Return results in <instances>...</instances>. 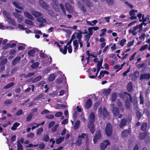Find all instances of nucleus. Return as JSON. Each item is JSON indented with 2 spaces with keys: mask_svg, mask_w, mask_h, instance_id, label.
<instances>
[{
  "mask_svg": "<svg viewBox=\"0 0 150 150\" xmlns=\"http://www.w3.org/2000/svg\"><path fill=\"white\" fill-rule=\"evenodd\" d=\"M137 12V10L132 9L129 12V15L130 16V19L131 20L136 19L137 18V16H135V13Z\"/></svg>",
  "mask_w": 150,
  "mask_h": 150,
  "instance_id": "obj_5",
  "label": "nucleus"
},
{
  "mask_svg": "<svg viewBox=\"0 0 150 150\" xmlns=\"http://www.w3.org/2000/svg\"><path fill=\"white\" fill-rule=\"evenodd\" d=\"M147 128V124L146 122H144L141 125V130L142 131H145L146 130Z\"/></svg>",
  "mask_w": 150,
  "mask_h": 150,
  "instance_id": "obj_16",
  "label": "nucleus"
},
{
  "mask_svg": "<svg viewBox=\"0 0 150 150\" xmlns=\"http://www.w3.org/2000/svg\"><path fill=\"white\" fill-rule=\"evenodd\" d=\"M92 104V100L90 99H88L84 105L85 108L88 110L91 106Z\"/></svg>",
  "mask_w": 150,
  "mask_h": 150,
  "instance_id": "obj_6",
  "label": "nucleus"
},
{
  "mask_svg": "<svg viewBox=\"0 0 150 150\" xmlns=\"http://www.w3.org/2000/svg\"><path fill=\"white\" fill-rule=\"evenodd\" d=\"M54 44H56L57 46L58 47H59V50H60V52L61 53H63L62 51H63L64 50L63 49V48L62 47V45H60V44H59V43L57 42V41H55L54 42Z\"/></svg>",
  "mask_w": 150,
  "mask_h": 150,
  "instance_id": "obj_37",
  "label": "nucleus"
},
{
  "mask_svg": "<svg viewBox=\"0 0 150 150\" xmlns=\"http://www.w3.org/2000/svg\"><path fill=\"white\" fill-rule=\"evenodd\" d=\"M42 78L41 76H39L34 79L32 81V82L33 83H36L42 79Z\"/></svg>",
  "mask_w": 150,
  "mask_h": 150,
  "instance_id": "obj_31",
  "label": "nucleus"
},
{
  "mask_svg": "<svg viewBox=\"0 0 150 150\" xmlns=\"http://www.w3.org/2000/svg\"><path fill=\"white\" fill-rule=\"evenodd\" d=\"M139 99L140 100V104H142L144 105V97L142 96V94L141 93L139 96Z\"/></svg>",
  "mask_w": 150,
  "mask_h": 150,
  "instance_id": "obj_47",
  "label": "nucleus"
},
{
  "mask_svg": "<svg viewBox=\"0 0 150 150\" xmlns=\"http://www.w3.org/2000/svg\"><path fill=\"white\" fill-rule=\"evenodd\" d=\"M39 3L40 6L44 9L46 10H48L49 7L48 5L43 1L40 0L39 1Z\"/></svg>",
  "mask_w": 150,
  "mask_h": 150,
  "instance_id": "obj_4",
  "label": "nucleus"
},
{
  "mask_svg": "<svg viewBox=\"0 0 150 150\" xmlns=\"http://www.w3.org/2000/svg\"><path fill=\"white\" fill-rule=\"evenodd\" d=\"M100 104V103L99 101L96 102L93 105V109L96 110Z\"/></svg>",
  "mask_w": 150,
  "mask_h": 150,
  "instance_id": "obj_42",
  "label": "nucleus"
},
{
  "mask_svg": "<svg viewBox=\"0 0 150 150\" xmlns=\"http://www.w3.org/2000/svg\"><path fill=\"white\" fill-rule=\"evenodd\" d=\"M51 68L49 67L46 68L44 69L43 72L45 74H47L50 72V71L51 70Z\"/></svg>",
  "mask_w": 150,
  "mask_h": 150,
  "instance_id": "obj_63",
  "label": "nucleus"
},
{
  "mask_svg": "<svg viewBox=\"0 0 150 150\" xmlns=\"http://www.w3.org/2000/svg\"><path fill=\"white\" fill-rule=\"evenodd\" d=\"M127 99L126 101L125 102V105L126 108L127 109H129L131 106V104L128 101V98L127 96H126Z\"/></svg>",
  "mask_w": 150,
  "mask_h": 150,
  "instance_id": "obj_27",
  "label": "nucleus"
},
{
  "mask_svg": "<svg viewBox=\"0 0 150 150\" xmlns=\"http://www.w3.org/2000/svg\"><path fill=\"white\" fill-rule=\"evenodd\" d=\"M86 136L88 138V136L86 133H83L81 134V135H79L78 137V138L82 139H84L85 138L84 136Z\"/></svg>",
  "mask_w": 150,
  "mask_h": 150,
  "instance_id": "obj_53",
  "label": "nucleus"
},
{
  "mask_svg": "<svg viewBox=\"0 0 150 150\" xmlns=\"http://www.w3.org/2000/svg\"><path fill=\"white\" fill-rule=\"evenodd\" d=\"M95 122H88V128L92 127L95 126L94 123Z\"/></svg>",
  "mask_w": 150,
  "mask_h": 150,
  "instance_id": "obj_55",
  "label": "nucleus"
},
{
  "mask_svg": "<svg viewBox=\"0 0 150 150\" xmlns=\"http://www.w3.org/2000/svg\"><path fill=\"white\" fill-rule=\"evenodd\" d=\"M80 124V121L79 120H78L76 122L74 126V128L75 130H76L78 128Z\"/></svg>",
  "mask_w": 150,
  "mask_h": 150,
  "instance_id": "obj_33",
  "label": "nucleus"
},
{
  "mask_svg": "<svg viewBox=\"0 0 150 150\" xmlns=\"http://www.w3.org/2000/svg\"><path fill=\"white\" fill-rule=\"evenodd\" d=\"M16 44L15 43H12L11 44L8 43L7 44V45L10 48L14 47L16 46Z\"/></svg>",
  "mask_w": 150,
  "mask_h": 150,
  "instance_id": "obj_60",
  "label": "nucleus"
},
{
  "mask_svg": "<svg viewBox=\"0 0 150 150\" xmlns=\"http://www.w3.org/2000/svg\"><path fill=\"white\" fill-rule=\"evenodd\" d=\"M112 112L114 116H118L120 113L119 109L116 107H114L112 109Z\"/></svg>",
  "mask_w": 150,
  "mask_h": 150,
  "instance_id": "obj_9",
  "label": "nucleus"
},
{
  "mask_svg": "<svg viewBox=\"0 0 150 150\" xmlns=\"http://www.w3.org/2000/svg\"><path fill=\"white\" fill-rule=\"evenodd\" d=\"M43 129L42 128H39L36 134L38 135H40L42 133L43 131Z\"/></svg>",
  "mask_w": 150,
  "mask_h": 150,
  "instance_id": "obj_44",
  "label": "nucleus"
},
{
  "mask_svg": "<svg viewBox=\"0 0 150 150\" xmlns=\"http://www.w3.org/2000/svg\"><path fill=\"white\" fill-rule=\"evenodd\" d=\"M110 142L108 140L106 139L103 140V142L100 144V149L101 150H105L108 146L110 145Z\"/></svg>",
  "mask_w": 150,
  "mask_h": 150,
  "instance_id": "obj_2",
  "label": "nucleus"
},
{
  "mask_svg": "<svg viewBox=\"0 0 150 150\" xmlns=\"http://www.w3.org/2000/svg\"><path fill=\"white\" fill-rule=\"evenodd\" d=\"M101 137V134L100 130H98L96 132V133L93 137V141L94 143H96L98 140L100 139Z\"/></svg>",
  "mask_w": 150,
  "mask_h": 150,
  "instance_id": "obj_3",
  "label": "nucleus"
},
{
  "mask_svg": "<svg viewBox=\"0 0 150 150\" xmlns=\"http://www.w3.org/2000/svg\"><path fill=\"white\" fill-rule=\"evenodd\" d=\"M126 40L125 39H123L121 40L119 42V44L122 47L124 45V43L126 42Z\"/></svg>",
  "mask_w": 150,
  "mask_h": 150,
  "instance_id": "obj_46",
  "label": "nucleus"
},
{
  "mask_svg": "<svg viewBox=\"0 0 150 150\" xmlns=\"http://www.w3.org/2000/svg\"><path fill=\"white\" fill-rule=\"evenodd\" d=\"M32 115L30 114L28 115L26 117V121L29 122L31 120L32 117Z\"/></svg>",
  "mask_w": 150,
  "mask_h": 150,
  "instance_id": "obj_61",
  "label": "nucleus"
},
{
  "mask_svg": "<svg viewBox=\"0 0 150 150\" xmlns=\"http://www.w3.org/2000/svg\"><path fill=\"white\" fill-rule=\"evenodd\" d=\"M78 5L79 8L83 12L85 13L86 12L87 10L82 3L80 1H79L78 2Z\"/></svg>",
  "mask_w": 150,
  "mask_h": 150,
  "instance_id": "obj_12",
  "label": "nucleus"
},
{
  "mask_svg": "<svg viewBox=\"0 0 150 150\" xmlns=\"http://www.w3.org/2000/svg\"><path fill=\"white\" fill-rule=\"evenodd\" d=\"M127 124V120L125 118H123L121 120L119 126L120 128H121L125 126Z\"/></svg>",
  "mask_w": 150,
  "mask_h": 150,
  "instance_id": "obj_11",
  "label": "nucleus"
},
{
  "mask_svg": "<svg viewBox=\"0 0 150 150\" xmlns=\"http://www.w3.org/2000/svg\"><path fill=\"white\" fill-rule=\"evenodd\" d=\"M136 114L138 120H139L142 117L141 113L139 111H137L136 112Z\"/></svg>",
  "mask_w": 150,
  "mask_h": 150,
  "instance_id": "obj_40",
  "label": "nucleus"
},
{
  "mask_svg": "<svg viewBox=\"0 0 150 150\" xmlns=\"http://www.w3.org/2000/svg\"><path fill=\"white\" fill-rule=\"evenodd\" d=\"M77 30L79 32V33H75V34H77L76 38L78 39L79 41L81 40V38L82 37V33L81 32V30Z\"/></svg>",
  "mask_w": 150,
  "mask_h": 150,
  "instance_id": "obj_21",
  "label": "nucleus"
},
{
  "mask_svg": "<svg viewBox=\"0 0 150 150\" xmlns=\"http://www.w3.org/2000/svg\"><path fill=\"white\" fill-rule=\"evenodd\" d=\"M139 72L137 70L135 71L132 76V78L133 80H136L137 77L139 76Z\"/></svg>",
  "mask_w": 150,
  "mask_h": 150,
  "instance_id": "obj_19",
  "label": "nucleus"
},
{
  "mask_svg": "<svg viewBox=\"0 0 150 150\" xmlns=\"http://www.w3.org/2000/svg\"><path fill=\"white\" fill-rule=\"evenodd\" d=\"M7 18L8 20H9L10 23H11L12 25H14L15 24V22L10 17H7Z\"/></svg>",
  "mask_w": 150,
  "mask_h": 150,
  "instance_id": "obj_62",
  "label": "nucleus"
},
{
  "mask_svg": "<svg viewBox=\"0 0 150 150\" xmlns=\"http://www.w3.org/2000/svg\"><path fill=\"white\" fill-rule=\"evenodd\" d=\"M127 95V94L125 93L124 92L123 93H119V96L122 99L124 100L125 99V95Z\"/></svg>",
  "mask_w": 150,
  "mask_h": 150,
  "instance_id": "obj_49",
  "label": "nucleus"
},
{
  "mask_svg": "<svg viewBox=\"0 0 150 150\" xmlns=\"http://www.w3.org/2000/svg\"><path fill=\"white\" fill-rule=\"evenodd\" d=\"M32 14L35 17H39L42 15L41 13L35 11H32L31 12Z\"/></svg>",
  "mask_w": 150,
  "mask_h": 150,
  "instance_id": "obj_23",
  "label": "nucleus"
},
{
  "mask_svg": "<svg viewBox=\"0 0 150 150\" xmlns=\"http://www.w3.org/2000/svg\"><path fill=\"white\" fill-rule=\"evenodd\" d=\"M36 49L35 48H33L32 49L29 50L28 52V55L30 57H34V54L35 52Z\"/></svg>",
  "mask_w": 150,
  "mask_h": 150,
  "instance_id": "obj_18",
  "label": "nucleus"
},
{
  "mask_svg": "<svg viewBox=\"0 0 150 150\" xmlns=\"http://www.w3.org/2000/svg\"><path fill=\"white\" fill-rule=\"evenodd\" d=\"M103 61V59H101L100 61H98V62L97 63V67H99V68H100V67L102 66V64Z\"/></svg>",
  "mask_w": 150,
  "mask_h": 150,
  "instance_id": "obj_56",
  "label": "nucleus"
},
{
  "mask_svg": "<svg viewBox=\"0 0 150 150\" xmlns=\"http://www.w3.org/2000/svg\"><path fill=\"white\" fill-rule=\"evenodd\" d=\"M21 58L20 57H16L12 61V63L13 65H15L20 60Z\"/></svg>",
  "mask_w": 150,
  "mask_h": 150,
  "instance_id": "obj_29",
  "label": "nucleus"
},
{
  "mask_svg": "<svg viewBox=\"0 0 150 150\" xmlns=\"http://www.w3.org/2000/svg\"><path fill=\"white\" fill-rule=\"evenodd\" d=\"M12 4L13 5L17 8H18L19 9L22 10L23 8L21 6H19V4H20V3L19 1H17L16 2H13Z\"/></svg>",
  "mask_w": 150,
  "mask_h": 150,
  "instance_id": "obj_22",
  "label": "nucleus"
},
{
  "mask_svg": "<svg viewBox=\"0 0 150 150\" xmlns=\"http://www.w3.org/2000/svg\"><path fill=\"white\" fill-rule=\"evenodd\" d=\"M31 63L32 64L31 65V67L33 69L36 68L40 65V63L38 62H35L34 60L33 59H32L31 61Z\"/></svg>",
  "mask_w": 150,
  "mask_h": 150,
  "instance_id": "obj_8",
  "label": "nucleus"
},
{
  "mask_svg": "<svg viewBox=\"0 0 150 150\" xmlns=\"http://www.w3.org/2000/svg\"><path fill=\"white\" fill-rule=\"evenodd\" d=\"M72 41V40L70 39L69 41L67 43L66 45L64 46V50L62 51L63 54H67V46L68 45H70Z\"/></svg>",
  "mask_w": 150,
  "mask_h": 150,
  "instance_id": "obj_15",
  "label": "nucleus"
},
{
  "mask_svg": "<svg viewBox=\"0 0 150 150\" xmlns=\"http://www.w3.org/2000/svg\"><path fill=\"white\" fill-rule=\"evenodd\" d=\"M59 6L61 9L62 11L65 14L66 13V11L64 8V5L63 4L61 3L59 4Z\"/></svg>",
  "mask_w": 150,
  "mask_h": 150,
  "instance_id": "obj_52",
  "label": "nucleus"
},
{
  "mask_svg": "<svg viewBox=\"0 0 150 150\" xmlns=\"http://www.w3.org/2000/svg\"><path fill=\"white\" fill-rule=\"evenodd\" d=\"M117 93L115 92L113 93L111 95V100L113 102H115L117 98Z\"/></svg>",
  "mask_w": 150,
  "mask_h": 150,
  "instance_id": "obj_26",
  "label": "nucleus"
},
{
  "mask_svg": "<svg viewBox=\"0 0 150 150\" xmlns=\"http://www.w3.org/2000/svg\"><path fill=\"white\" fill-rule=\"evenodd\" d=\"M12 101L11 99H7L4 101V103L5 104L7 105L11 104L12 103Z\"/></svg>",
  "mask_w": 150,
  "mask_h": 150,
  "instance_id": "obj_50",
  "label": "nucleus"
},
{
  "mask_svg": "<svg viewBox=\"0 0 150 150\" xmlns=\"http://www.w3.org/2000/svg\"><path fill=\"white\" fill-rule=\"evenodd\" d=\"M7 58H5L2 60L0 62V66L6 64L7 62Z\"/></svg>",
  "mask_w": 150,
  "mask_h": 150,
  "instance_id": "obj_43",
  "label": "nucleus"
},
{
  "mask_svg": "<svg viewBox=\"0 0 150 150\" xmlns=\"http://www.w3.org/2000/svg\"><path fill=\"white\" fill-rule=\"evenodd\" d=\"M100 68H99V67H97V72L95 75L89 76V77L91 79H95L96 77L98 75V74L100 70Z\"/></svg>",
  "mask_w": 150,
  "mask_h": 150,
  "instance_id": "obj_38",
  "label": "nucleus"
},
{
  "mask_svg": "<svg viewBox=\"0 0 150 150\" xmlns=\"http://www.w3.org/2000/svg\"><path fill=\"white\" fill-rule=\"evenodd\" d=\"M150 78V74H142L140 75V79L142 80L144 79H149Z\"/></svg>",
  "mask_w": 150,
  "mask_h": 150,
  "instance_id": "obj_10",
  "label": "nucleus"
},
{
  "mask_svg": "<svg viewBox=\"0 0 150 150\" xmlns=\"http://www.w3.org/2000/svg\"><path fill=\"white\" fill-rule=\"evenodd\" d=\"M88 128L89 129L90 132H91V133H92V134H93L94 133L95 130V126L92 127H89Z\"/></svg>",
  "mask_w": 150,
  "mask_h": 150,
  "instance_id": "obj_48",
  "label": "nucleus"
},
{
  "mask_svg": "<svg viewBox=\"0 0 150 150\" xmlns=\"http://www.w3.org/2000/svg\"><path fill=\"white\" fill-rule=\"evenodd\" d=\"M24 15L26 17L31 20H33L34 19L32 16L27 11L24 12Z\"/></svg>",
  "mask_w": 150,
  "mask_h": 150,
  "instance_id": "obj_24",
  "label": "nucleus"
},
{
  "mask_svg": "<svg viewBox=\"0 0 150 150\" xmlns=\"http://www.w3.org/2000/svg\"><path fill=\"white\" fill-rule=\"evenodd\" d=\"M50 139V137L48 135H45L43 138V140L45 142H47Z\"/></svg>",
  "mask_w": 150,
  "mask_h": 150,
  "instance_id": "obj_41",
  "label": "nucleus"
},
{
  "mask_svg": "<svg viewBox=\"0 0 150 150\" xmlns=\"http://www.w3.org/2000/svg\"><path fill=\"white\" fill-rule=\"evenodd\" d=\"M91 36L89 35L88 34L85 35L84 36L85 41H86V42H89Z\"/></svg>",
  "mask_w": 150,
  "mask_h": 150,
  "instance_id": "obj_57",
  "label": "nucleus"
},
{
  "mask_svg": "<svg viewBox=\"0 0 150 150\" xmlns=\"http://www.w3.org/2000/svg\"><path fill=\"white\" fill-rule=\"evenodd\" d=\"M55 78V76L54 74H51L49 76L48 78V80L50 81H53Z\"/></svg>",
  "mask_w": 150,
  "mask_h": 150,
  "instance_id": "obj_35",
  "label": "nucleus"
},
{
  "mask_svg": "<svg viewBox=\"0 0 150 150\" xmlns=\"http://www.w3.org/2000/svg\"><path fill=\"white\" fill-rule=\"evenodd\" d=\"M14 85V83L13 82H11L9 83L8 84H7L5 86H4V89H7L9 88L12 86H13Z\"/></svg>",
  "mask_w": 150,
  "mask_h": 150,
  "instance_id": "obj_32",
  "label": "nucleus"
},
{
  "mask_svg": "<svg viewBox=\"0 0 150 150\" xmlns=\"http://www.w3.org/2000/svg\"><path fill=\"white\" fill-rule=\"evenodd\" d=\"M111 89L110 88L107 89H105L103 91V94L104 96H107L111 92Z\"/></svg>",
  "mask_w": 150,
  "mask_h": 150,
  "instance_id": "obj_25",
  "label": "nucleus"
},
{
  "mask_svg": "<svg viewBox=\"0 0 150 150\" xmlns=\"http://www.w3.org/2000/svg\"><path fill=\"white\" fill-rule=\"evenodd\" d=\"M35 74V73L33 72L29 73H28L27 74H25L24 76L25 78L30 77Z\"/></svg>",
  "mask_w": 150,
  "mask_h": 150,
  "instance_id": "obj_58",
  "label": "nucleus"
},
{
  "mask_svg": "<svg viewBox=\"0 0 150 150\" xmlns=\"http://www.w3.org/2000/svg\"><path fill=\"white\" fill-rule=\"evenodd\" d=\"M48 14L51 17H55L58 16L57 14H55L53 11L51 10L48 11Z\"/></svg>",
  "mask_w": 150,
  "mask_h": 150,
  "instance_id": "obj_36",
  "label": "nucleus"
},
{
  "mask_svg": "<svg viewBox=\"0 0 150 150\" xmlns=\"http://www.w3.org/2000/svg\"><path fill=\"white\" fill-rule=\"evenodd\" d=\"M127 88L129 92H131L133 89V86L132 83L131 82H129L127 86Z\"/></svg>",
  "mask_w": 150,
  "mask_h": 150,
  "instance_id": "obj_14",
  "label": "nucleus"
},
{
  "mask_svg": "<svg viewBox=\"0 0 150 150\" xmlns=\"http://www.w3.org/2000/svg\"><path fill=\"white\" fill-rule=\"evenodd\" d=\"M84 4L88 7L90 8L93 6V4L90 0H82Z\"/></svg>",
  "mask_w": 150,
  "mask_h": 150,
  "instance_id": "obj_13",
  "label": "nucleus"
},
{
  "mask_svg": "<svg viewBox=\"0 0 150 150\" xmlns=\"http://www.w3.org/2000/svg\"><path fill=\"white\" fill-rule=\"evenodd\" d=\"M19 123L18 122H15L13 124V126L11 127V130H15L16 129L17 127H18L20 125Z\"/></svg>",
  "mask_w": 150,
  "mask_h": 150,
  "instance_id": "obj_34",
  "label": "nucleus"
},
{
  "mask_svg": "<svg viewBox=\"0 0 150 150\" xmlns=\"http://www.w3.org/2000/svg\"><path fill=\"white\" fill-rule=\"evenodd\" d=\"M25 23L27 24H28L30 25H33V23L32 21H31L28 19L25 20Z\"/></svg>",
  "mask_w": 150,
  "mask_h": 150,
  "instance_id": "obj_54",
  "label": "nucleus"
},
{
  "mask_svg": "<svg viewBox=\"0 0 150 150\" xmlns=\"http://www.w3.org/2000/svg\"><path fill=\"white\" fill-rule=\"evenodd\" d=\"M89 122H95V115L93 112H91L89 117Z\"/></svg>",
  "mask_w": 150,
  "mask_h": 150,
  "instance_id": "obj_17",
  "label": "nucleus"
},
{
  "mask_svg": "<svg viewBox=\"0 0 150 150\" xmlns=\"http://www.w3.org/2000/svg\"><path fill=\"white\" fill-rule=\"evenodd\" d=\"M64 139V137H59L56 140V143L57 144H59L63 141Z\"/></svg>",
  "mask_w": 150,
  "mask_h": 150,
  "instance_id": "obj_39",
  "label": "nucleus"
},
{
  "mask_svg": "<svg viewBox=\"0 0 150 150\" xmlns=\"http://www.w3.org/2000/svg\"><path fill=\"white\" fill-rule=\"evenodd\" d=\"M146 135V133L145 132L140 133L139 136L140 140H144L145 138Z\"/></svg>",
  "mask_w": 150,
  "mask_h": 150,
  "instance_id": "obj_20",
  "label": "nucleus"
},
{
  "mask_svg": "<svg viewBox=\"0 0 150 150\" xmlns=\"http://www.w3.org/2000/svg\"><path fill=\"white\" fill-rule=\"evenodd\" d=\"M58 126V125L57 124L55 125L51 129V131L52 132H55L56 131L57 128Z\"/></svg>",
  "mask_w": 150,
  "mask_h": 150,
  "instance_id": "obj_59",
  "label": "nucleus"
},
{
  "mask_svg": "<svg viewBox=\"0 0 150 150\" xmlns=\"http://www.w3.org/2000/svg\"><path fill=\"white\" fill-rule=\"evenodd\" d=\"M81 142L82 139L78 138V140L76 141V143H75V144L76 146H79L81 145L82 143Z\"/></svg>",
  "mask_w": 150,
  "mask_h": 150,
  "instance_id": "obj_45",
  "label": "nucleus"
},
{
  "mask_svg": "<svg viewBox=\"0 0 150 150\" xmlns=\"http://www.w3.org/2000/svg\"><path fill=\"white\" fill-rule=\"evenodd\" d=\"M45 145L44 143H42L39 145V147L40 150H42L45 148Z\"/></svg>",
  "mask_w": 150,
  "mask_h": 150,
  "instance_id": "obj_64",
  "label": "nucleus"
},
{
  "mask_svg": "<svg viewBox=\"0 0 150 150\" xmlns=\"http://www.w3.org/2000/svg\"><path fill=\"white\" fill-rule=\"evenodd\" d=\"M148 46V45H145L142 46L139 49V50L141 51L144 50L147 48Z\"/></svg>",
  "mask_w": 150,
  "mask_h": 150,
  "instance_id": "obj_51",
  "label": "nucleus"
},
{
  "mask_svg": "<svg viewBox=\"0 0 150 150\" xmlns=\"http://www.w3.org/2000/svg\"><path fill=\"white\" fill-rule=\"evenodd\" d=\"M17 146L18 150H23V146L20 142V140L17 141Z\"/></svg>",
  "mask_w": 150,
  "mask_h": 150,
  "instance_id": "obj_28",
  "label": "nucleus"
},
{
  "mask_svg": "<svg viewBox=\"0 0 150 150\" xmlns=\"http://www.w3.org/2000/svg\"><path fill=\"white\" fill-rule=\"evenodd\" d=\"M103 117L104 118H106L108 115V112L105 108H104L103 109Z\"/></svg>",
  "mask_w": 150,
  "mask_h": 150,
  "instance_id": "obj_30",
  "label": "nucleus"
},
{
  "mask_svg": "<svg viewBox=\"0 0 150 150\" xmlns=\"http://www.w3.org/2000/svg\"><path fill=\"white\" fill-rule=\"evenodd\" d=\"M113 130V126L109 123L107 124L105 128L106 135L108 137L110 136L112 134Z\"/></svg>",
  "mask_w": 150,
  "mask_h": 150,
  "instance_id": "obj_1",
  "label": "nucleus"
},
{
  "mask_svg": "<svg viewBox=\"0 0 150 150\" xmlns=\"http://www.w3.org/2000/svg\"><path fill=\"white\" fill-rule=\"evenodd\" d=\"M130 133V131L127 129H125L123 130L121 133V137L125 138L127 137Z\"/></svg>",
  "mask_w": 150,
  "mask_h": 150,
  "instance_id": "obj_7",
  "label": "nucleus"
}]
</instances>
